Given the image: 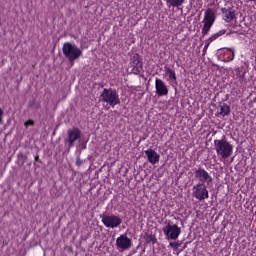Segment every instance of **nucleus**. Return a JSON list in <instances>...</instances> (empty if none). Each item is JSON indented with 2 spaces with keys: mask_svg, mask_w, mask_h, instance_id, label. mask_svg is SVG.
Masks as SVG:
<instances>
[{
  "mask_svg": "<svg viewBox=\"0 0 256 256\" xmlns=\"http://www.w3.org/2000/svg\"><path fill=\"white\" fill-rule=\"evenodd\" d=\"M214 149L220 161H227V159L233 155V144L227 141L225 136L221 139L214 140Z\"/></svg>",
  "mask_w": 256,
  "mask_h": 256,
  "instance_id": "1",
  "label": "nucleus"
},
{
  "mask_svg": "<svg viewBox=\"0 0 256 256\" xmlns=\"http://www.w3.org/2000/svg\"><path fill=\"white\" fill-rule=\"evenodd\" d=\"M101 100L107 103L110 107H116V105H121V99L119 98V93L113 88H104L102 94L100 95Z\"/></svg>",
  "mask_w": 256,
  "mask_h": 256,
  "instance_id": "2",
  "label": "nucleus"
},
{
  "mask_svg": "<svg viewBox=\"0 0 256 256\" xmlns=\"http://www.w3.org/2000/svg\"><path fill=\"white\" fill-rule=\"evenodd\" d=\"M62 51L68 61H75V59H79L82 53L79 47L69 42L63 44Z\"/></svg>",
  "mask_w": 256,
  "mask_h": 256,
  "instance_id": "3",
  "label": "nucleus"
},
{
  "mask_svg": "<svg viewBox=\"0 0 256 256\" xmlns=\"http://www.w3.org/2000/svg\"><path fill=\"white\" fill-rule=\"evenodd\" d=\"M215 11L211 8L206 9L203 19V28H202V37H205V35H209V31H211V28L213 27L215 23Z\"/></svg>",
  "mask_w": 256,
  "mask_h": 256,
  "instance_id": "4",
  "label": "nucleus"
},
{
  "mask_svg": "<svg viewBox=\"0 0 256 256\" xmlns=\"http://www.w3.org/2000/svg\"><path fill=\"white\" fill-rule=\"evenodd\" d=\"M129 69H131L133 75H141L143 73V58L139 53L130 56Z\"/></svg>",
  "mask_w": 256,
  "mask_h": 256,
  "instance_id": "5",
  "label": "nucleus"
},
{
  "mask_svg": "<svg viewBox=\"0 0 256 256\" xmlns=\"http://www.w3.org/2000/svg\"><path fill=\"white\" fill-rule=\"evenodd\" d=\"M162 231L166 239H171L172 241H177V239H179V235H181V227H178L177 224H174L171 221H168Z\"/></svg>",
  "mask_w": 256,
  "mask_h": 256,
  "instance_id": "6",
  "label": "nucleus"
},
{
  "mask_svg": "<svg viewBox=\"0 0 256 256\" xmlns=\"http://www.w3.org/2000/svg\"><path fill=\"white\" fill-rule=\"evenodd\" d=\"M192 195L197 201H205L209 198V190L207 185L203 183H197L192 188Z\"/></svg>",
  "mask_w": 256,
  "mask_h": 256,
  "instance_id": "7",
  "label": "nucleus"
},
{
  "mask_svg": "<svg viewBox=\"0 0 256 256\" xmlns=\"http://www.w3.org/2000/svg\"><path fill=\"white\" fill-rule=\"evenodd\" d=\"M194 177L198 179V183H202V185H206L207 187L213 185V177L203 168L195 169Z\"/></svg>",
  "mask_w": 256,
  "mask_h": 256,
  "instance_id": "8",
  "label": "nucleus"
},
{
  "mask_svg": "<svg viewBox=\"0 0 256 256\" xmlns=\"http://www.w3.org/2000/svg\"><path fill=\"white\" fill-rule=\"evenodd\" d=\"M103 225L108 229H117L123 223V219L115 215H101Z\"/></svg>",
  "mask_w": 256,
  "mask_h": 256,
  "instance_id": "9",
  "label": "nucleus"
},
{
  "mask_svg": "<svg viewBox=\"0 0 256 256\" xmlns=\"http://www.w3.org/2000/svg\"><path fill=\"white\" fill-rule=\"evenodd\" d=\"M219 60L224 63H229L235 59V52L231 48H222L219 51Z\"/></svg>",
  "mask_w": 256,
  "mask_h": 256,
  "instance_id": "10",
  "label": "nucleus"
},
{
  "mask_svg": "<svg viewBox=\"0 0 256 256\" xmlns=\"http://www.w3.org/2000/svg\"><path fill=\"white\" fill-rule=\"evenodd\" d=\"M155 89L158 97H165L169 95V88H167V84H165V82L159 78H156L155 80Z\"/></svg>",
  "mask_w": 256,
  "mask_h": 256,
  "instance_id": "11",
  "label": "nucleus"
},
{
  "mask_svg": "<svg viewBox=\"0 0 256 256\" xmlns=\"http://www.w3.org/2000/svg\"><path fill=\"white\" fill-rule=\"evenodd\" d=\"M81 139V132L77 128H73L72 130L68 131L66 141L69 147H73L75 145V141Z\"/></svg>",
  "mask_w": 256,
  "mask_h": 256,
  "instance_id": "12",
  "label": "nucleus"
},
{
  "mask_svg": "<svg viewBox=\"0 0 256 256\" xmlns=\"http://www.w3.org/2000/svg\"><path fill=\"white\" fill-rule=\"evenodd\" d=\"M145 155L148 159V161L151 163V165H157L159 163V159H161V155L157 153L153 148H149L145 150Z\"/></svg>",
  "mask_w": 256,
  "mask_h": 256,
  "instance_id": "13",
  "label": "nucleus"
},
{
  "mask_svg": "<svg viewBox=\"0 0 256 256\" xmlns=\"http://www.w3.org/2000/svg\"><path fill=\"white\" fill-rule=\"evenodd\" d=\"M116 245L119 249H129L131 247V239L122 234L116 239Z\"/></svg>",
  "mask_w": 256,
  "mask_h": 256,
  "instance_id": "14",
  "label": "nucleus"
},
{
  "mask_svg": "<svg viewBox=\"0 0 256 256\" xmlns=\"http://www.w3.org/2000/svg\"><path fill=\"white\" fill-rule=\"evenodd\" d=\"M223 21L231 23L235 19V9L228 7L221 9Z\"/></svg>",
  "mask_w": 256,
  "mask_h": 256,
  "instance_id": "15",
  "label": "nucleus"
},
{
  "mask_svg": "<svg viewBox=\"0 0 256 256\" xmlns=\"http://www.w3.org/2000/svg\"><path fill=\"white\" fill-rule=\"evenodd\" d=\"M166 75H168V81L170 83H177V73L175 72V69L171 67H165Z\"/></svg>",
  "mask_w": 256,
  "mask_h": 256,
  "instance_id": "16",
  "label": "nucleus"
},
{
  "mask_svg": "<svg viewBox=\"0 0 256 256\" xmlns=\"http://www.w3.org/2000/svg\"><path fill=\"white\" fill-rule=\"evenodd\" d=\"M167 7H173L179 9V7H183L185 4V0H164Z\"/></svg>",
  "mask_w": 256,
  "mask_h": 256,
  "instance_id": "17",
  "label": "nucleus"
},
{
  "mask_svg": "<svg viewBox=\"0 0 256 256\" xmlns=\"http://www.w3.org/2000/svg\"><path fill=\"white\" fill-rule=\"evenodd\" d=\"M220 107V112L219 114L222 116V117H227V115H230L231 113V106H229L228 104L226 103H222L219 105Z\"/></svg>",
  "mask_w": 256,
  "mask_h": 256,
  "instance_id": "18",
  "label": "nucleus"
},
{
  "mask_svg": "<svg viewBox=\"0 0 256 256\" xmlns=\"http://www.w3.org/2000/svg\"><path fill=\"white\" fill-rule=\"evenodd\" d=\"M225 33H227V30H225V29L220 30V31L216 32L215 34H213L211 37H209L206 41L208 43H213V41H217V39H219V37H223V35H225Z\"/></svg>",
  "mask_w": 256,
  "mask_h": 256,
  "instance_id": "19",
  "label": "nucleus"
},
{
  "mask_svg": "<svg viewBox=\"0 0 256 256\" xmlns=\"http://www.w3.org/2000/svg\"><path fill=\"white\" fill-rule=\"evenodd\" d=\"M235 73H236V79H239V81L243 82V80L245 79V72H243V70H241V68H236L235 69Z\"/></svg>",
  "mask_w": 256,
  "mask_h": 256,
  "instance_id": "20",
  "label": "nucleus"
},
{
  "mask_svg": "<svg viewBox=\"0 0 256 256\" xmlns=\"http://www.w3.org/2000/svg\"><path fill=\"white\" fill-rule=\"evenodd\" d=\"M170 247L174 249V251H177L179 247H181V243L179 242H170Z\"/></svg>",
  "mask_w": 256,
  "mask_h": 256,
  "instance_id": "21",
  "label": "nucleus"
},
{
  "mask_svg": "<svg viewBox=\"0 0 256 256\" xmlns=\"http://www.w3.org/2000/svg\"><path fill=\"white\" fill-rule=\"evenodd\" d=\"M211 45L210 42H208L207 40L205 41V46L203 48V55L207 54V50L209 49V46Z\"/></svg>",
  "mask_w": 256,
  "mask_h": 256,
  "instance_id": "22",
  "label": "nucleus"
},
{
  "mask_svg": "<svg viewBox=\"0 0 256 256\" xmlns=\"http://www.w3.org/2000/svg\"><path fill=\"white\" fill-rule=\"evenodd\" d=\"M25 127H31L33 125V120H28L24 123Z\"/></svg>",
  "mask_w": 256,
  "mask_h": 256,
  "instance_id": "23",
  "label": "nucleus"
},
{
  "mask_svg": "<svg viewBox=\"0 0 256 256\" xmlns=\"http://www.w3.org/2000/svg\"><path fill=\"white\" fill-rule=\"evenodd\" d=\"M3 115H4L3 109L0 108V123H3Z\"/></svg>",
  "mask_w": 256,
  "mask_h": 256,
  "instance_id": "24",
  "label": "nucleus"
},
{
  "mask_svg": "<svg viewBox=\"0 0 256 256\" xmlns=\"http://www.w3.org/2000/svg\"><path fill=\"white\" fill-rule=\"evenodd\" d=\"M82 164H83V160H81L80 158H77L76 159V165L79 167Z\"/></svg>",
  "mask_w": 256,
  "mask_h": 256,
  "instance_id": "25",
  "label": "nucleus"
},
{
  "mask_svg": "<svg viewBox=\"0 0 256 256\" xmlns=\"http://www.w3.org/2000/svg\"><path fill=\"white\" fill-rule=\"evenodd\" d=\"M151 241H152V243H156L157 238H155L154 236H151Z\"/></svg>",
  "mask_w": 256,
  "mask_h": 256,
  "instance_id": "26",
  "label": "nucleus"
},
{
  "mask_svg": "<svg viewBox=\"0 0 256 256\" xmlns=\"http://www.w3.org/2000/svg\"><path fill=\"white\" fill-rule=\"evenodd\" d=\"M244 3H253V1H256V0H243Z\"/></svg>",
  "mask_w": 256,
  "mask_h": 256,
  "instance_id": "27",
  "label": "nucleus"
}]
</instances>
